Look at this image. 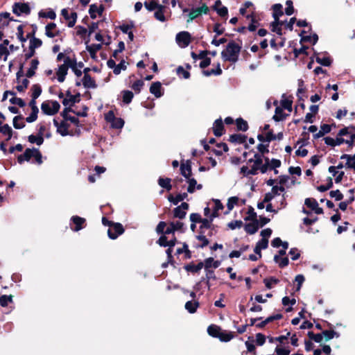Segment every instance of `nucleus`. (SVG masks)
Returning <instances> with one entry per match:
<instances>
[{
  "label": "nucleus",
  "mask_w": 355,
  "mask_h": 355,
  "mask_svg": "<svg viewBox=\"0 0 355 355\" xmlns=\"http://www.w3.org/2000/svg\"><path fill=\"white\" fill-rule=\"evenodd\" d=\"M124 120L121 118L116 117L114 120L111 122V126L115 129H121L124 125Z\"/></svg>",
  "instance_id": "obj_56"
},
{
  "label": "nucleus",
  "mask_w": 355,
  "mask_h": 355,
  "mask_svg": "<svg viewBox=\"0 0 355 355\" xmlns=\"http://www.w3.org/2000/svg\"><path fill=\"white\" fill-rule=\"evenodd\" d=\"M199 302L193 300L187 302L184 305V308L189 313H194L196 312L197 309L199 307Z\"/></svg>",
  "instance_id": "obj_25"
},
{
  "label": "nucleus",
  "mask_w": 355,
  "mask_h": 355,
  "mask_svg": "<svg viewBox=\"0 0 355 355\" xmlns=\"http://www.w3.org/2000/svg\"><path fill=\"white\" fill-rule=\"evenodd\" d=\"M173 217L180 220L184 219L187 215V211L182 210L179 206L173 210Z\"/></svg>",
  "instance_id": "obj_45"
},
{
  "label": "nucleus",
  "mask_w": 355,
  "mask_h": 355,
  "mask_svg": "<svg viewBox=\"0 0 355 355\" xmlns=\"http://www.w3.org/2000/svg\"><path fill=\"white\" fill-rule=\"evenodd\" d=\"M286 114L284 112L283 109L281 107L277 106L275 108V114L272 116V119L275 121H283L286 119Z\"/></svg>",
  "instance_id": "obj_33"
},
{
  "label": "nucleus",
  "mask_w": 355,
  "mask_h": 355,
  "mask_svg": "<svg viewBox=\"0 0 355 355\" xmlns=\"http://www.w3.org/2000/svg\"><path fill=\"white\" fill-rule=\"evenodd\" d=\"M162 89V84L159 81L153 83L150 87V92L156 98H159L163 95Z\"/></svg>",
  "instance_id": "obj_19"
},
{
  "label": "nucleus",
  "mask_w": 355,
  "mask_h": 355,
  "mask_svg": "<svg viewBox=\"0 0 355 355\" xmlns=\"http://www.w3.org/2000/svg\"><path fill=\"white\" fill-rule=\"evenodd\" d=\"M296 22V24L298 27H306L309 24L306 20H297L295 17H292L290 19L289 21L286 24L285 28L288 29L289 31H293V24Z\"/></svg>",
  "instance_id": "obj_17"
},
{
  "label": "nucleus",
  "mask_w": 355,
  "mask_h": 355,
  "mask_svg": "<svg viewBox=\"0 0 355 355\" xmlns=\"http://www.w3.org/2000/svg\"><path fill=\"white\" fill-rule=\"evenodd\" d=\"M122 94H123V102L125 104L130 103L134 97L133 93L130 90H123L122 92Z\"/></svg>",
  "instance_id": "obj_47"
},
{
  "label": "nucleus",
  "mask_w": 355,
  "mask_h": 355,
  "mask_svg": "<svg viewBox=\"0 0 355 355\" xmlns=\"http://www.w3.org/2000/svg\"><path fill=\"white\" fill-rule=\"evenodd\" d=\"M8 94L13 96L9 101L11 104L17 105L20 107H24L26 105L25 101L21 98L16 97V93L13 91L7 90L4 92L2 101L7 98Z\"/></svg>",
  "instance_id": "obj_8"
},
{
  "label": "nucleus",
  "mask_w": 355,
  "mask_h": 355,
  "mask_svg": "<svg viewBox=\"0 0 355 355\" xmlns=\"http://www.w3.org/2000/svg\"><path fill=\"white\" fill-rule=\"evenodd\" d=\"M235 123L237 131L246 132L249 128L247 121L244 120L241 117L236 119Z\"/></svg>",
  "instance_id": "obj_27"
},
{
  "label": "nucleus",
  "mask_w": 355,
  "mask_h": 355,
  "mask_svg": "<svg viewBox=\"0 0 355 355\" xmlns=\"http://www.w3.org/2000/svg\"><path fill=\"white\" fill-rule=\"evenodd\" d=\"M62 66H65L68 69L69 67L73 68V67L77 66L76 59H71L69 57H66L64 60V64Z\"/></svg>",
  "instance_id": "obj_64"
},
{
  "label": "nucleus",
  "mask_w": 355,
  "mask_h": 355,
  "mask_svg": "<svg viewBox=\"0 0 355 355\" xmlns=\"http://www.w3.org/2000/svg\"><path fill=\"white\" fill-rule=\"evenodd\" d=\"M214 135L219 137L225 133V126L221 118L216 119L212 128Z\"/></svg>",
  "instance_id": "obj_13"
},
{
  "label": "nucleus",
  "mask_w": 355,
  "mask_h": 355,
  "mask_svg": "<svg viewBox=\"0 0 355 355\" xmlns=\"http://www.w3.org/2000/svg\"><path fill=\"white\" fill-rule=\"evenodd\" d=\"M180 174L185 178L192 176L191 162L188 159L186 162L182 160L180 163Z\"/></svg>",
  "instance_id": "obj_10"
},
{
  "label": "nucleus",
  "mask_w": 355,
  "mask_h": 355,
  "mask_svg": "<svg viewBox=\"0 0 355 355\" xmlns=\"http://www.w3.org/2000/svg\"><path fill=\"white\" fill-rule=\"evenodd\" d=\"M83 85L84 87L85 88H96L97 85L95 82V80L91 77L90 75L89 76H84L82 80Z\"/></svg>",
  "instance_id": "obj_30"
},
{
  "label": "nucleus",
  "mask_w": 355,
  "mask_h": 355,
  "mask_svg": "<svg viewBox=\"0 0 355 355\" xmlns=\"http://www.w3.org/2000/svg\"><path fill=\"white\" fill-rule=\"evenodd\" d=\"M248 137L242 134H232L230 136L228 141L232 144H245Z\"/></svg>",
  "instance_id": "obj_21"
},
{
  "label": "nucleus",
  "mask_w": 355,
  "mask_h": 355,
  "mask_svg": "<svg viewBox=\"0 0 355 355\" xmlns=\"http://www.w3.org/2000/svg\"><path fill=\"white\" fill-rule=\"evenodd\" d=\"M145 8L148 11H153L157 9L161 5L158 3L157 0H152L149 2L145 1L144 3Z\"/></svg>",
  "instance_id": "obj_46"
},
{
  "label": "nucleus",
  "mask_w": 355,
  "mask_h": 355,
  "mask_svg": "<svg viewBox=\"0 0 355 355\" xmlns=\"http://www.w3.org/2000/svg\"><path fill=\"white\" fill-rule=\"evenodd\" d=\"M71 221L75 225L74 227H71V230L74 232H78L83 229L86 225V220L84 218H82L78 216H73L71 218Z\"/></svg>",
  "instance_id": "obj_12"
},
{
  "label": "nucleus",
  "mask_w": 355,
  "mask_h": 355,
  "mask_svg": "<svg viewBox=\"0 0 355 355\" xmlns=\"http://www.w3.org/2000/svg\"><path fill=\"white\" fill-rule=\"evenodd\" d=\"M68 69L65 66H62V64L59 66L58 70L56 72L58 76V80L60 83H62L65 80V77L67 74Z\"/></svg>",
  "instance_id": "obj_35"
},
{
  "label": "nucleus",
  "mask_w": 355,
  "mask_h": 355,
  "mask_svg": "<svg viewBox=\"0 0 355 355\" xmlns=\"http://www.w3.org/2000/svg\"><path fill=\"white\" fill-rule=\"evenodd\" d=\"M315 60L318 63L324 67H329L332 62V60L329 57L320 58L317 56Z\"/></svg>",
  "instance_id": "obj_54"
},
{
  "label": "nucleus",
  "mask_w": 355,
  "mask_h": 355,
  "mask_svg": "<svg viewBox=\"0 0 355 355\" xmlns=\"http://www.w3.org/2000/svg\"><path fill=\"white\" fill-rule=\"evenodd\" d=\"M214 202L215 203V207H214V209L212 213L209 216V218H212V220H214L215 218L218 217L219 216L218 211L222 210L224 208V206L221 203L220 200L215 199V200H214Z\"/></svg>",
  "instance_id": "obj_28"
},
{
  "label": "nucleus",
  "mask_w": 355,
  "mask_h": 355,
  "mask_svg": "<svg viewBox=\"0 0 355 355\" xmlns=\"http://www.w3.org/2000/svg\"><path fill=\"white\" fill-rule=\"evenodd\" d=\"M89 39H87L85 41L86 49L89 53V55L92 59H95L96 58V53L98 51L101 50L102 48L101 44H93L89 45Z\"/></svg>",
  "instance_id": "obj_15"
},
{
  "label": "nucleus",
  "mask_w": 355,
  "mask_h": 355,
  "mask_svg": "<svg viewBox=\"0 0 355 355\" xmlns=\"http://www.w3.org/2000/svg\"><path fill=\"white\" fill-rule=\"evenodd\" d=\"M279 282V280L273 277H271L269 279L266 278L263 279V283L265 284L266 287L268 289H270L272 287V284H277Z\"/></svg>",
  "instance_id": "obj_62"
},
{
  "label": "nucleus",
  "mask_w": 355,
  "mask_h": 355,
  "mask_svg": "<svg viewBox=\"0 0 355 355\" xmlns=\"http://www.w3.org/2000/svg\"><path fill=\"white\" fill-rule=\"evenodd\" d=\"M125 229L121 223H114L112 227L107 230L108 237L111 239H116L119 236L123 234Z\"/></svg>",
  "instance_id": "obj_7"
},
{
  "label": "nucleus",
  "mask_w": 355,
  "mask_h": 355,
  "mask_svg": "<svg viewBox=\"0 0 355 355\" xmlns=\"http://www.w3.org/2000/svg\"><path fill=\"white\" fill-rule=\"evenodd\" d=\"M349 193L350 194H352V198H349L346 201H343V202H340L338 205L339 206V208L342 210V211H345L347 208V206L348 205L351 204L355 199L354 198V189H351L349 190Z\"/></svg>",
  "instance_id": "obj_34"
},
{
  "label": "nucleus",
  "mask_w": 355,
  "mask_h": 355,
  "mask_svg": "<svg viewBox=\"0 0 355 355\" xmlns=\"http://www.w3.org/2000/svg\"><path fill=\"white\" fill-rule=\"evenodd\" d=\"M126 69H127V66L125 65V62L123 59V60H121V61L120 62L119 64H116L115 69H114V70H113V73L115 75H119L121 73V70H125Z\"/></svg>",
  "instance_id": "obj_63"
},
{
  "label": "nucleus",
  "mask_w": 355,
  "mask_h": 355,
  "mask_svg": "<svg viewBox=\"0 0 355 355\" xmlns=\"http://www.w3.org/2000/svg\"><path fill=\"white\" fill-rule=\"evenodd\" d=\"M53 124L57 128V132L62 137L67 135L73 136V130H69L70 125L67 123V121L63 119L60 123H59L55 119H54Z\"/></svg>",
  "instance_id": "obj_5"
},
{
  "label": "nucleus",
  "mask_w": 355,
  "mask_h": 355,
  "mask_svg": "<svg viewBox=\"0 0 355 355\" xmlns=\"http://www.w3.org/2000/svg\"><path fill=\"white\" fill-rule=\"evenodd\" d=\"M329 196L331 198H334L336 201H340L343 199V194L341 193V191L339 189H336L334 191H331L329 192Z\"/></svg>",
  "instance_id": "obj_61"
},
{
  "label": "nucleus",
  "mask_w": 355,
  "mask_h": 355,
  "mask_svg": "<svg viewBox=\"0 0 355 355\" xmlns=\"http://www.w3.org/2000/svg\"><path fill=\"white\" fill-rule=\"evenodd\" d=\"M204 267V263L202 261H200L197 265H195L193 262H191L189 264H186L184 266V269L192 273L198 272L202 268Z\"/></svg>",
  "instance_id": "obj_20"
},
{
  "label": "nucleus",
  "mask_w": 355,
  "mask_h": 355,
  "mask_svg": "<svg viewBox=\"0 0 355 355\" xmlns=\"http://www.w3.org/2000/svg\"><path fill=\"white\" fill-rule=\"evenodd\" d=\"M172 180L169 178H162L159 177L157 182L158 184L163 189H165L166 191H169L172 189V184H171Z\"/></svg>",
  "instance_id": "obj_26"
},
{
  "label": "nucleus",
  "mask_w": 355,
  "mask_h": 355,
  "mask_svg": "<svg viewBox=\"0 0 355 355\" xmlns=\"http://www.w3.org/2000/svg\"><path fill=\"white\" fill-rule=\"evenodd\" d=\"M39 17L44 18H49L51 19H55L56 17V14L52 9H50L47 12L40 11L39 12Z\"/></svg>",
  "instance_id": "obj_55"
},
{
  "label": "nucleus",
  "mask_w": 355,
  "mask_h": 355,
  "mask_svg": "<svg viewBox=\"0 0 355 355\" xmlns=\"http://www.w3.org/2000/svg\"><path fill=\"white\" fill-rule=\"evenodd\" d=\"M57 27L56 24L55 23H49L45 27V35L50 38H53L55 36L59 35L60 31H58L55 33H53L52 31L55 29Z\"/></svg>",
  "instance_id": "obj_23"
},
{
  "label": "nucleus",
  "mask_w": 355,
  "mask_h": 355,
  "mask_svg": "<svg viewBox=\"0 0 355 355\" xmlns=\"http://www.w3.org/2000/svg\"><path fill=\"white\" fill-rule=\"evenodd\" d=\"M61 15L65 20L69 21L67 23V26L71 28L75 26L78 17L77 13L76 12H72L69 15L68 10L67 8H63L61 10Z\"/></svg>",
  "instance_id": "obj_11"
},
{
  "label": "nucleus",
  "mask_w": 355,
  "mask_h": 355,
  "mask_svg": "<svg viewBox=\"0 0 355 355\" xmlns=\"http://www.w3.org/2000/svg\"><path fill=\"white\" fill-rule=\"evenodd\" d=\"M241 49L240 45L234 40H231L226 46V49L221 52V57L224 61L235 63L239 60Z\"/></svg>",
  "instance_id": "obj_1"
},
{
  "label": "nucleus",
  "mask_w": 355,
  "mask_h": 355,
  "mask_svg": "<svg viewBox=\"0 0 355 355\" xmlns=\"http://www.w3.org/2000/svg\"><path fill=\"white\" fill-rule=\"evenodd\" d=\"M220 331L221 328L216 324H211L207 327L208 334L213 338H218Z\"/></svg>",
  "instance_id": "obj_32"
},
{
  "label": "nucleus",
  "mask_w": 355,
  "mask_h": 355,
  "mask_svg": "<svg viewBox=\"0 0 355 355\" xmlns=\"http://www.w3.org/2000/svg\"><path fill=\"white\" fill-rule=\"evenodd\" d=\"M31 90L32 92L31 98L33 99H37L41 95L42 92V87L40 84L33 85Z\"/></svg>",
  "instance_id": "obj_39"
},
{
  "label": "nucleus",
  "mask_w": 355,
  "mask_h": 355,
  "mask_svg": "<svg viewBox=\"0 0 355 355\" xmlns=\"http://www.w3.org/2000/svg\"><path fill=\"white\" fill-rule=\"evenodd\" d=\"M33 153L34 148H26L23 154L17 156V162L19 164H22L24 162H29L31 159L33 158Z\"/></svg>",
  "instance_id": "obj_14"
},
{
  "label": "nucleus",
  "mask_w": 355,
  "mask_h": 355,
  "mask_svg": "<svg viewBox=\"0 0 355 355\" xmlns=\"http://www.w3.org/2000/svg\"><path fill=\"white\" fill-rule=\"evenodd\" d=\"M196 239L198 241H202V243L199 244L196 248H204L205 247L207 246L209 243V241L206 237V236L203 234L202 231L200 232V234L196 236Z\"/></svg>",
  "instance_id": "obj_40"
},
{
  "label": "nucleus",
  "mask_w": 355,
  "mask_h": 355,
  "mask_svg": "<svg viewBox=\"0 0 355 355\" xmlns=\"http://www.w3.org/2000/svg\"><path fill=\"white\" fill-rule=\"evenodd\" d=\"M187 182L189 184L187 187V193H193L196 191V186L197 185V180L192 177L187 178Z\"/></svg>",
  "instance_id": "obj_41"
},
{
  "label": "nucleus",
  "mask_w": 355,
  "mask_h": 355,
  "mask_svg": "<svg viewBox=\"0 0 355 355\" xmlns=\"http://www.w3.org/2000/svg\"><path fill=\"white\" fill-rule=\"evenodd\" d=\"M322 334L324 336L325 340L328 341L332 339L334 336L338 337L339 334L333 329L324 330L322 331Z\"/></svg>",
  "instance_id": "obj_50"
},
{
  "label": "nucleus",
  "mask_w": 355,
  "mask_h": 355,
  "mask_svg": "<svg viewBox=\"0 0 355 355\" xmlns=\"http://www.w3.org/2000/svg\"><path fill=\"white\" fill-rule=\"evenodd\" d=\"M307 336L310 340H314L318 343H321L323 338L322 332L321 334H314L313 331H309Z\"/></svg>",
  "instance_id": "obj_48"
},
{
  "label": "nucleus",
  "mask_w": 355,
  "mask_h": 355,
  "mask_svg": "<svg viewBox=\"0 0 355 355\" xmlns=\"http://www.w3.org/2000/svg\"><path fill=\"white\" fill-rule=\"evenodd\" d=\"M305 205L310 208L312 211L316 208V206L318 205L317 200L315 198H308L305 199L304 201Z\"/></svg>",
  "instance_id": "obj_60"
},
{
  "label": "nucleus",
  "mask_w": 355,
  "mask_h": 355,
  "mask_svg": "<svg viewBox=\"0 0 355 355\" xmlns=\"http://www.w3.org/2000/svg\"><path fill=\"white\" fill-rule=\"evenodd\" d=\"M33 157L34 158L35 162L37 164L40 165L42 164V155L38 148H34V153Z\"/></svg>",
  "instance_id": "obj_57"
},
{
  "label": "nucleus",
  "mask_w": 355,
  "mask_h": 355,
  "mask_svg": "<svg viewBox=\"0 0 355 355\" xmlns=\"http://www.w3.org/2000/svg\"><path fill=\"white\" fill-rule=\"evenodd\" d=\"M144 85V83L142 80H137L132 84L131 87L136 94H139Z\"/></svg>",
  "instance_id": "obj_58"
},
{
  "label": "nucleus",
  "mask_w": 355,
  "mask_h": 355,
  "mask_svg": "<svg viewBox=\"0 0 355 355\" xmlns=\"http://www.w3.org/2000/svg\"><path fill=\"white\" fill-rule=\"evenodd\" d=\"M212 218H204L200 223V232L202 231V229H214V226L211 224Z\"/></svg>",
  "instance_id": "obj_43"
},
{
  "label": "nucleus",
  "mask_w": 355,
  "mask_h": 355,
  "mask_svg": "<svg viewBox=\"0 0 355 355\" xmlns=\"http://www.w3.org/2000/svg\"><path fill=\"white\" fill-rule=\"evenodd\" d=\"M166 7L164 6L161 5L157 9V11L155 12L154 16L156 19L160 21H165L166 17L164 16V10Z\"/></svg>",
  "instance_id": "obj_38"
},
{
  "label": "nucleus",
  "mask_w": 355,
  "mask_h": 355,
  "mask_svg": "<svg viewBox=\"0 0 355 355\" xmlns=\"http://www.w3.org/2000/svg\"><path fill=\"white\" fill-rule=\"evenodd\" d=\"M184 223L180 221L171 222L169 226L165 230V234L175 235V232L182 230Z\"/></svg>",
  "instance_id": "obj_16"
},
{
  "label": "nucleus",
  "mask_w": 355,
  "mask_h": 355,
  "mask_svg": "<svg viewBox=\"0 0 355 355\" xmlns=\"http://www.w3.org/2000/svg\"><path fill=\"white\" fill-rule=\"evenodd\" d=\"M222 73H223V71L220 68V64L219 62L217 64L216 69H212L211 70H203L202 71V74L205 76H210L211 75L219 76V75H221Z\"/></svg>",
  "instance_id": "obj_36"
},
{
  "label": "nucleus",
  "mask_w": 355,
  "mask_h": 355,
  "mask_svg": "<svg viewBox=\"0 0 355 355\" xmlns=\"http://www.w3.org/2000/svg\"><path fill=\"white\" fill-rule=\"evenodd\" d=\"M239 198L237 196H232L230 197L227 203V207L228 211H226L225 214H228L230 211H232L234 207V205H236L239 202Z\"/></svg>",
  "instance_id": "obj_42"
},
{
  "label": "nucleus",
  "mask_w": 355,
  "mask_h": 355,
  "mask_svg": "<svg viewBox=\"0 0 355 355\" xmlns=\"http://www.w3.org/2000/svg\"><path fill=\"white\" fill-rule=\"evenodd\" d=\"M245 231L249 234H255L259 230V220L252 221L245 225Z\"/></svg>",
  "instance_id": "obj_24"
},
{
  "label": "nucleus",
  "mask_w": 355,
  "mask_h": 355,
  "mask_svg": "<svg viewBox=\"0 0 355 355\" xmlns=\"http://www.w3.org/2000/svg\"><path fill=\"white\" fill-rule=\"evenodd\" d=\"M29 40V46L32 47L35 50L42 45V41L40 38L33 37Z\"/></svg>",
  "instance_id": "obj_59"
},
{
  "label": "nucleus",
  "mask_w": 355,
  "mask_h": 355,
  "mask_svg": "<svg viewBox=\"0 0 355 355\" xmlns=\"http://www.w3.org/2000/svg\"><path fill=\"white\" fill-rule=\"evenodd\" d=\"M40 64L39 60L37 58L33 59L31 62V67L28 69L26 73V76L28 78H32L35 75V71L38 67Z\"/></svg>",
  "instance_id": "obj_22"
},
{
  "label": "nucleus",
  "mask_w": 355,
  "mask_h": 355,
  "mask_svg": "<svg viewBox=\"0 0 355 355\" xmlns=\"http://www.w3.org/2000/svg\"><path fill=\"white\" fill-rule=\"evenodd\" d=\"M65 96L69 98V101H71V105H74L80 101V94L78 92L76 94H71L70 90H67L65 93Z\"/></svg>",
  "instance_id": "obj_37"
},
{
  "label": "nucleus",
  "mask_w": 355,
  "mask_h": 355,
  "mask_svg": "<svg viewBox=\"0 0 355 355\" xmlns=\"http://www.w3.org/2000/svg\"><path fill=\"white\" fill-rule=\"evenodd\" d=\"M177 75L180 77L182 76L184 79H188L190 78V73L184 69L183 67L179 66L176 69Z\"/></svg>",
  "instance_id": "obj_52"
},
{
  "label": "nucleus",
  "mask_w": 355,
  "mask_h": 355,
  "mask_svg": "<svg viewBox=\"0 0 355 355\" xmlns=\"http://www.w3.org/2000/svg\"><path fill=\"white\" fill-rule=\"evenodd\" d=\"M24 117L22 115H17L13 118V126L15 129H21L25 127V123L24 122H18V121H23Z\"/></svg>",
  "instance_id": "obj_44"
},
{
  "label": "nucleus",
  "mask_w": 355,
  "mask_h": 355,
  "mask_svg": "<svg viewBox=\"0 0 355 355\" xmlns=\"http://www.w3.org/2000/svg\"><path fill=\"white\" fill-rule=\"evenodd\" d=\"M60 108V105L57 101H46L41 105V110L46 115L53 116L57 114Z\"/></svg>",
  "instance_id": "obj_3"
},
{
  "label": "nucleus",
  "mask_w": 355,
  "mask_h": 355,
  "mask_svg": "<svg viewBox=\"0 0 355 355\" xmlns=\"http://www.w3.org/2000/svg\"><path fill=\"white\" fill-rule=\"evenodd\" d=\"M12 298H13V295H1L0 297V305L2 307L7 306L8 303H12Z\"/></svg>",
  "instance_id": "obj_49"
},
{
  "label": "nucleus",
  "mask_w": 355,
  "mask_h": 355,
  "mask_svg": "<svg viewBox=\"0 0 355 355\" xmlns=\"http://www.w3.org/2000/svg\"><path fill=\"white\" fill-rule=\"evenodd\" d=\"M248 216L245 218V220L256 221L257 220V213L252 207L250 206L248 210Z\"/></svg>",
  "instance_id": "obj_51"
},
{
  "label": "nucleus",
  "mask_w": 355,
  "mask_h": 355,
  "mask_svg": "<svg viewBox=\"0 0 355 355\" xmlns=\"http://www.w3.org/2000/svg\"><path fill=\"white\" fill-rule=\"evenodd\" d=\"M210 8L205 3H202L200 6L197 8H193L189 11L188 15V19L187 20V23L192 21L196 18L199 17L202 15H207L209 14Z\"/></svg>",
  "instance_id": "obj_4"
},
{
  "label": "nucleus",
  "mask_w": 355,
  "mask_h": 355,
  "mask_svg": "<svg viewBox=\"0 0 355 355\" xmlns=\"http://www.w3.org/2000/svg\"><path fill=\"white\" fill-rule=\"evenodd\" d=\"M234 336H235V334L234 332L227 331L225 330L223 331L221 329L218 338L221 342H228V341L231 340L233 338H234Z\"/></svg>",
  "instance_id": "obj_29"
},
{
  "label": "nucleus",
  "mask_w": 355,
  "mask_h": 355,
  "mask_svg": "<svg viewBox=\"0 0 355 355\" xmlns=\"http://www.w3.org/2000/svg\"><path fill=\"white\" fill-rule=\"evenodd\" d=\"M188 197L187 192L180 193L177 194L175 196H173L172 194L168 195L167 197L168 200L173 203L175 205H177L180 202L187 199Z\"/></svg>",
  "instance_id": "obj_18"
},
{
  "label": "nucleus",
  "mask_w": 355,
  "mask_h": 355,
  "mask_svg": "<svg viewBox=\"0 0 355 355\" xmlns=\"http://www.w3.org/2000/svg\"><path fill=\"white\" fill-rule=\"evenodd\" d=\"M282 8V5L280 3H276L272 6V17L274 21L270 24L272 28L271 31L276 33L278 35H282L283 33L281 26L284 24L286 25L287 23L286 20L282 21L279 19V17L284 14Z\"/></svg>",
  "instance_id": "obj_2"
},
{
  "label": "nucleus",
  "mask_w": 355,
  "mask_h": 355,
  "mask_svg": "<svg viewBox=\"0 0 355 355\" xmlns=\"http://www.w3.org/2000/svg\"><path fill=\"white\" fill-rule=\"evenodd\" d=\"M281 107L287 110L289 112L292 111L293 100L289 98L282 99L280 102Z\"/></svg>",
  "instance_id": "obj_53"
},
{
  "label": "nucleus",
  "mask_w": 355,
  "mask_h": 355,
  "mask_svg": "<svg viewBox=\"0 0 355 355\" xmlns=\"http://www.w3.org/2000/svg\"><path fill=\"white\" fill-rule=\"evenodd\" d=\"M340 159L347 160L345 165L347 168L352 169L355 171V159L351 157V155L343 154L341 155Z\"/></svg>",
  "instance_id": "obj_31"
},
{
  "label": "nucleus",
  "mask_w": 355,
  "mask_h": 355,
  "mask_svg": "<svg viewBox=\"0 0 355 355\" xmlns=\"http://www.w3.org/2000/svg\"><path fill=\"white\" fill-rule=\"evenodd\" d=\"M191 40V34L187 31H182L177 34L176 42L183 47L189 46Z\"/></svg>",
  "instance_id": "obj_9"
},
{
  "label": "nucleus",
  "mask_w": 355,
  "mask_h": 355,
  "mask_svg": "<svg viewBox=\"0 0 355 355\" xmlns=\"http://www.w3.org/2000/svg\"><path fill=\"white\" fill-rule=\"evenodd\" d=\"M12 8V12L17 16H20L21 14L28 15L31 12L28 3L15 2Z\"/></svg>",
  "instance_id": "obj_6"
}]
</instances>
